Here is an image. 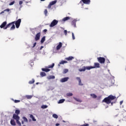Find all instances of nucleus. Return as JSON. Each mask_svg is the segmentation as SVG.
<instances>
[{
    "mask_svg": "<svg viewBox=\"0 0 126 126\" xmlns=\"http://www.w3.org/2000/svg\"><path fill=\"white\" fill-rule=\"evenodd\" d=\"M116 96H114L112 94L109 95L108 96L104 98L102 100V103H106V104H111V106L114 105V102H112L113 100L116 99Z\"/></svg>",
    "mask_w": 126,
    "mask_h": 126,
    "instance_id": "f257e3e1",
    "label": "nucleus"
},
{
    "mask_svg": "<svg viewBox=\"0 0 126 126\" xmlns=\"http://www.w3.org/2000/svg\"><path fill=\"white\" fill-rule=\"evenodd\" d=\"M14 23H15V22H12L9 23L6 26V27L4 28V30H5L7 28H9V27H10V26H11L12 25V27L10 28V30H14V29H15V25H14Z\"/></svg>",
    "mask_w": 126,
    "mask_h": 126,
    "instance_id": "f03ea898",
    "label": "nucleus"
},
{
    "mask_svg": "<svg viewBox=\"0 0 126 126\" xmlns=\"http://www.w3.org/2000/svg\"><path fill=\"white\" fill-rule=\"evenodd\" d=\"M93 68V66H84L82 69L80 70V71H85L86 69L87 70H90V69H92Z\"/></svg>",
    "mask_w": 126,
    "mask_h": 126,
    "instance_id": "7ed1b4c3",
    "label": "nucleus"
},
{
    "mask_svg": "<svg viewBox=\"0 0 126 126\" xmlns=\"http://www.w3.org/2000/svg\"><path fill=\"white\" fill-rule=\"evenodd\" d=\"M59 23V21L55 19L50 24V27H54Z\"/></svg>",
    "mask_w": 126,
    "mask_h": 126,
    "instance_id": "20e7f679",
    "label": "nucleus"
},
{
    "mask_svg": "<svg viewBox=\"0 0 126 126\" xmlns=\"http://www.w3.org/2000/svg\"><path fill=\"white\" fill-rule=\"evenodd\" d=\"M14 24H15L16 28H19V26H20V23H21V19H19L16 21H14Z\"/></svg>",
    "mask_w": 126,
    "mask_h": 126,
    "instance_id": "39448f33",
    "label": "nucleus"
},
{
    "mask_svg": "<svg viewBox=\"0 0 126 126\" xmlns=\"http://www.w3.org/2000/svg\"><path fill=\"white\" fill-rule=\"evenodd\" d=\"M97 61L99 62L100 63H105V59L104 57H98L97 58Z\"/></svg>",
    "mask_w": 126,
    "mask_h": 126,
    "instance_id": "423d86ee",
    "label": "nucleus"
},
{
    "mask_svg": "<svg viewBox=\"0 0 126 126\" xmlns=\"http://www.w3.org/2000/svg\"><path fill=\"white\" fill-rule=\"evenodd\" d=\"M40 37H41V32H38L34 37L35 41H38V40H40Z\"/></svg>",
    "mask_w": 126,
    "mask_h": 126,
    "instance_id": "0eeeda50",
    "label": "nucleus"
},
{
    "mask_svg": "<svg viewBox=\"0 0 126 126\" xmlns=\"http://www.w3.org/2000/svg\"><path fill=\"white\" fill-rule=\"evenodd\" d=\"M13 118L14 119V120H16V121H18L20 120V117H19L18 115L14 114L13 115Z\"/></svg>",
    "mask_w": 126,
    "mask_h": 126,
    "instance_id": "6e6552de",
    "label": "nucleus"
},
{
    "mask_svg": "<svg viewBox=\"0 0 126 126\" xmlns=\"http://www.w3.org/2000/svg\"><path fill=\"white\" fill-rule=\"evenodd\" d=\"M6 24H7V22L6 21H5L3 22L1 25L0 26V28L4 29V27H6Z\"/></svg>",
    "mask_w": 126,
    "mask_h": 126,
    "instance_id": "1a4fd4ad",
    "label": "nucleus"
},
{
    "mask_svg": "<svg viewBox=\"0 0 126 126\" xmlns=\"http://www.w3.org/2000/svg\"><path fill=\"white\" fill-rule=\"evenodd\" d=\"M82 2L84 3V4H90V2L91 1L90 0H81Z\"/></svg>",
    "mask_w": 126,
    "mask_h": 126,
    "instance_id": "9d476101",
    "label": "nucleus"
},
{
    "mask_svg": "<svg viewBox=\"0 0 126 126\" xmlns=\"http://www.w3.org/2000/svg\"><path fill=\"white\" fill-rule=\"evenodd\" d=\"M93 68H99L100 67V63H94V66H93Z\"/></svg>",
    "mask_w": 126,
    "mask_h": 126,
    "instance_id": "9b49d317",
    "label": "nucleus"
},
{
    "mask_svg": "<svg viewBox=\"0 0 126 126\" xmlns=\"http://www.w3.org/2000/svg\"><path fill=\"white\" fill-rule=\"evenodd\" d=\"M62 46H63V43H62V42H59V45H57L56 47V50H57V51H59V50L61 49V48H62Z\"/></svg>",
    "mask_w": 126,
    "mask_h": 126,
    "instance_id": "f8f14e48",
    "label": "nucleus"
},
{
    "mask_svg": "<svg viewBox=\"0 0 126 126\" xmlns=\"http://www.w3.org/2000/svg\"><path fill=\"white\" fill-rule=\"evenodd\" d=\"M71 25L72 26H73V27H76V20H73L71 22Z\"/></svg>",
    "mask_w": 126,
    "mask_h": 126,
    "instance_id": "ddd939ff",
    "label": "nucleus"
},
{
    "mask_svg": "<svg viewBox=\"0 0 126 126\" xmlns=\"http://www.w3.org/2000/svg\"><path fill=\"white\" fill-rule=\"evenodd\" d=\"M68 77L63 78L61 79V82H65L68 80Z\"/></svg>",
    "mask_w": 126,
    "mask_h": 126,
    "instance_id": "4468645a",
    "label": "nucleus"
},
{
    "mask_svg": "<svg viewBox=\"0 0 126 126\" xmlns=\"http://www.w3.org/2000/svg\"><path fill=\"white\" fill-rule=\"evenodd\" d=\"M76 79L79 81V85L82 86L83 85V84H82V83L81 82V79H80V78L77 77Z\"/></svg>",
    "mask_w": 126,
    "mask_h": 126,
    "instance_id": "2eb2a0df",
    "label": "nucleus"
},
{
    "mask_svg": "<svg viewBox=\"0 0 126 126\" xmlns=\"http://www.w3.org/2000/svg\"><path fill=\"white\" fill-rule=\"evenodd\" d=\"M41 69L42 71H45V72H49V71H51V69L46 68H42Z\"/></svg>",
    "mask_w": 126,
    "mask_h": 126,
    "instance_id": "dca6fc26",
    "label": "nucleus"
},
{
    "mask_svg": "<svg viewBox=\"0 0 126 126\" xmlns=\"http://www.w3.org/2000/svg\"><path fill=\"white\" fill-rule=\"evenodd\" d=\"M73 59H74V58H73V57L70 56L68 58H65V60H66V61H72V60H73Z\"/></svg>",
    "mask_w": 126,
    "mask_h": 126,
    "instance_id": "f3484780",
    "label": "nucleus"
},
{
    "mask_svg": "<svg viewBox=\"0 0 126 126\" xmlns=\"http://www.w3.org/2000/svg\"><path fill=\"white\" fill-rule=\"evenodd\" d=\"M55 76H53V75H50L47 77V79H48V80L55 79Z\"/></svg>",
    "mask_w": 126,
    "mask_h": 126,
    "instance_id": "a211bd4d",
    "label": "nucleus"
},
{
    "mask_svg": "<svg viewBox=\"0 0 126 126\" xmlns=\"http://www.w3.org/2000/svg\"><path fill=\"white\" fill-rule=\"evenodd\" d=\"M30 118H31V119H32L33 122H36V119H35V118L34 117L33 115L30 114Z\"/></svg>",
    "mask_w": 126,
    "mask_h": 126,
    "instance_id": "6ab92c4d",
    "label": "nucleus"
},
{
    "mask_svg": "<svg viewBox=\"0 0 126 126\" xmlns=\"http://www.w3.org/2000/svg\"><path fill=\"white\" fill-rule=\"evenodd\" d=\"M46 41V36H43L41 39V43L43 44Z\"/></svg>",
    "mask_w": 126,
    "mask_h": 126,
    "instance_id": "aec40b11",
    "label": "nucleus"
},
{
    "mask_svg": "<svg viewBox=\"0 0 126 126\" xmlns=\"http://www.w3.org/2000/svg\"><path fill=\"white\" fill-rule=\"evenodd\" d=\"M10 124L12 126H16V123H15V121L13 120H11L10 121Z\"/></svg>",
    "mask_w": 126,
    "mask_h": 126,
    "instance_id": "412c9836",
    "label": "nucleus"
},
{
    "mask_svg": "<svg viewBox=\"0 0 126 126\" xmlns=\"http://www.w3.org/2000/svg\"><path fill=\"white\" fill-rule=\"evenodd\" d=\"M69 19H70V17H66L63 19V22L67 21V20H69Z\"/></svg>",
    "mask_w": 126,
    "mask_h": 126,
    "instance_id": "4be33fe9",
    "label": "nucleus"
},
{
    "mask_svg": "<svg viewBox=\"0 0 126 126\" xmlns=\"http://www.w3.org/2000/svg\"><path fill=\"white\" fill-rule=\"evenodd\" d=\"M90 96H91V97H92V98L94 99H96V98H97V95H96L95 94H90Z\"/></svg>",
    "mask_w": 126,
    "mask_h": 126,
    "instance_id": "5701e85b",
    "label": "nucleus"
},
{
    "mask_svg": "<svg viewBox=\"0 0 126 126\" xmlns=\"http://www.w3.org/2000/svg\"><path fill=\"white\" fill-rule=\"evenodd\" d=\"M54 66H55V63H53L52 65H49L47 67V68H53Z\"/></svg>",
    "mask_w": 126,
    "mask_h": 126,
    "instance_id": "b1692460",
    "label": "nucleus"
},
{
    "mask_svg": "<svg viewBox=\"0 0 126 126\" xmlns=\"http://www.w3.org/2000/svg\"><path fill=\"white\" fill-rule=\"evenodd\" d=\"M59 63L60 64H64V63H67V62L65 61H62L60 62Z\"/></svg>",
    "mask_w": 126,
    "mask_h": 126,
    "instance_id": "393cba45",
    "label": "nucleus"
},
{
    "mask_svg": "<svg viewBox=\"0 0 126 126\" xmlns=\"http://www.w3.org/2000/svg\"><path fill=\"white\" fill-rule=\"evenodd\" d=\"M64 101H65V100L64 99H60L58 102V104H62V103H63V102H64Z\"/></svg>",
    "mask_w": 126,
    "mask_h": 126,
    "instance_id": "a878e982",
    "label": "nucleus"
},
{
    "mask_svg": "<svg viewBox=\"0 0 126 126\" xmlns=\"http://www.w3.org/2000/svg\"><path fill=\"white\" fill-rule=\"evenodd\" d=\"M46 73L44 72H40V76H41V77H44V76H46Z\"/></svg>",
    "mask_w": 126,
    "mask_h": 126,
    "instance_id": "bb28decb",
    "label": "nucleus"
},
{
    "mask_svg": "<svg viewBox=\"0 0 126 126\" xmlns=\"http://www.w3.org/2000/svg\"><path fill=\"white\" fill-rule=\"evenodd\" d=\"M74 100L77 101V102H80V103H81V102H82V100H81V99H80L79 98H77L76 97H74Z\"/></svg>",
    "mask_w": 126,
    "mask_h": 126,
    "instance_id": "cd10ccee",
    "label": "nucleus"
},
{
    "mask_svg": "<svg viewBox=\"0 0 126 126\" xmlns=\"http://www.w3.org/2000/svg\"><path fill=\"white\" fill-rule=\"evenodd\" d=\"M50 3L51 5H54V4H56V3H57V0L52 1L50 2Z\"/></svg>",
    "mask_w": 126,
    "mask_h": 126,
    "instance_id": "c85d7f7f",
    "label": "nucleus"
},
{
    "mask_svg": "<svg viewBox=\"0 0 126 126\" xmlns=\"http://www.w3.org/2000/svg\"><path fill=\"white\" fill-rule=\"evenodd\" d=\"M9 9H5V10H4L3 11H2V12H1L0 13V15H1V14H2V13H4V12H5V11H9Z\"/></svg>",
    "mask_w": 126,
    "mask_h": 126,
    "instance_id": "c756f323",
    "label": "nucleus"
},
{
    "mask_svg": "<svg viewBox=\"0 0 126 126\" xmlns=\"http://www.w3.org/2000/svg\"><path fill=\"white\" fill-rule=\"evenodd\" d=\"M35 82V80L32 79V81H30L29 82V84H33Z\"/></svg>",
    "mask_w": 126,
    "mask_h": 126,
    "instance_id": "7c9ffc66",
    "label": "nucleus"
},
{
    "mask_svg": "<svg viewBox=\"0 0 126 126\" xmlns=\"http://www.w3.org/2000/svg\"><path fill=\"white\" fill-rule=\"evenodd\" d=\"M73 94L71 93H68L66 94V96H68V97H71V96H72Z\"/></svg>",
    "mask_w": 126,
    "mask_h": 126,
    "instance_id": "2f4dec72",
    "label": "nucleus"
},
{
    "mask_svg": "<svg viewBox=\"0 0 126 126\" xmlns=\"http://www.w3.org/2000/svg\"><path fill=\"white\" fill-rule=\"evenodd\" d=\"M15 114H16L17 115H19V114H20V110H15Z\"/></svg>",
    "mask_w": 126,
    "mask_h": 126,
    "instance_id": "473e14b6",
    "label": "nucleus"
},
{
    "mask_svg": "<svg viewBox=\"0 0 126 126\" xmlns=\"http://www.w3.org/2000/svg\"><path fill=\"white\" fill-rule=\"evenodd\" d=\"M53 117L54 118V119H58V118H59V116H58V115L54 114L53 115Z\"/></svg>",
    "mask_w": 126,
    "mask_h": 126,
    "instance_id": "72a5a7b5",
    "label": "nucleus"
},
{
    "mask_svg": "<svg viewBox=\"0 0 126 126\" xmlns=\"http://www.w3.org/2000/svg\"><path fill=\"white\" fill-rule=\"evenodd\" d=\"M23 119L24 122H26V123H28V119H27V118H26V117H23Z\"/></svg>",
    "mask_w": 126,
    "mask_h": 126,
    "instance_id": "f704fd0d",
    "label": "nucleus"
},
{
    "mask_svg": "<svg viewBox=\"0 0 126 126\" xmlns=\"http://www.w3.org/2000/svg\"><path fill=\"white\" fill-rule=\"evenodd\" d=\"M44 13L45 16H47V14H48V10H47V9H45V10L44 11Z\"/></svg>",
    "mask_w": 126,
    "mask_h": 126,
    "instance_id": "c9c22d12",
    "label": "nucleus"
},
{
    "mask_svg": "<svg viewBox=\"0 0 126 126\" xmlns=\"http://www.w3.org/2000/svg\"><path fill=\"white\" fill-rule=\"evenodd\" d=\"M47 107H48V105H43L41 106L42 109H47Z\"/></svg>",
    "mask_w": 126,
    "mask_h": 126,
    "instance_id": "e433bc0d",
    "label": "nucleus"
},
{
    "mask_svg": "<svg viewBox=\"0 0 126 126\" xmlns=\"http://www.w3.org/2000/svg\"><path fill=\"white\" fill-rule=\"evenodd\" d=\"M123 116V120L126 122V113H124Z\"/></svg>",
    "mask_w": 126,
    "mask_h": 126,
    "instance_id": "4c0bfd02",
    "label": "nucleus"
},
{
    "mask_svg": "<svg viewBox=\"0 0 126 126\" xmlns=\"http://www.w3.org/2000/svg\"><path fill=\"white\" fill-rule=\"evenodd\" d=\"M16 123H17V125H18V126H21V123H20V122H19V120H17Z\"/></svg>",
    "mask_w": 126,
    "mask_h": 126,
    "instance_id": "58836bf2",
    "label": "nucleus"
},
{
    "mask_svg": "<svg viewBox=\"0 0 126 126\" xmlns=\"http://www.w3.org/2000/svg\"><path fill=\"white\" fill-rule=\"evenodd\" d=\"M67 72H68V69H64L63 70V73H67Z\"/></svg>",
    "mask_w": 126,
    "mask_h": 126,
    "instance_id": "ea45409f",
    "label": "nucleus"
},
{
    "mask_svg": "<svg viewBox=\"0 0 126 126\" xmlns=\"http://www.w3.org/2000/svg\"><path fill=\"white\" fill-rule=\"evenodd\" d=\"M33 96L32 95H26L27 99H31Z\"/></svg>",
    "mask_w": 126,
    "mask_h": 126,
    "instance_id": "a19ab883",
    "label": "nucleus"
},
{
    "mask_svg": "<svg viewBox=\"0 0 126 126\" xmlns=\"http://www.w3.org/2000/svg\"><path fill=\"white\" fill-rule=\"evenodd\" d=\"M72 38L73 40H75V36H74V33H73V32L72 33Z\"/></svg>",
    "mask_w": 126,
    "mask_h": 126,
    "instance_id": "79ce46f5",
    "label": "nucleus"
},
{
    "mask_svg": "<svg viewBox=\"0 0 126 126\" xmlns=\"http://www.w3.org/2000/svg\"><path fill=\"white\" fill-rule=\"evenodd\" d=\"M15 3V1H13L12 2H11L9 3V5H13V4H14Z\"/></svg>",
    "mask_w": 126,
    "mask_h": 126,
    "instance_id": "37998d69",
    "label": "nucleus"
},
{
    "mask_svg": "<svg viewBox=\"0 0 126 126\" xmlns=\"http://www.w3.org/2000/svg\"><path fill=\"white\" fill-rule=\"evenodd\" d=\"M64 33L65 36H66V35H67V31H66V30H64Z\"/></svg>",
    "mask_w": 126,
    "mask_h": 126,
    "instance_id": "c03bdc74",
    "label": "nucleus"
},
{
    "mask_svg": "<svg viewBox=\"0 0 126 126\" xmlns=\"http://www.w3.org/2000/svg\"><path fill=\"white\" fill-rule=\"evenodd\" d=\"M20 102V100H14V103H19Z\"/></svg>",
    "mask_w": 126,
    "mask_h": 126,
    "instance_id": "a18cd8bd",
    "label": "nucleus"
},
{
    "mask_svg": "<svg viewBox=\"0 0 126 126\" xmlns=\"http://www.w3.org/2000/svg\"><path fill=\"white\" fill-rule=\"evenodd\" d=\"M52 5H51V4H50V3L49 4L48 6V8H51L52 7Z\"/></svg>",
    "mask_w": 126,
    "mask_h": 126,
    "instance_id": "49530a36",
    "label": "nucleus"
},
{
    "mask_svg": "<svg viewBox=\"0 0 126 126\" xmlns=\"http://www.w3.org/2000/svg\"><path fill=\"white\" fill-rule=\"evenodd\" d=\"M89 124H85L83 125H81V126H89Z\"/></svg>",
    "mask_w": 126,
    "mask_h": 126,
    "instance_id": "de8ad7c7",
    "label": "nucleus"
},
{
    "mask_svg": "<svg viewBox=\"0 0 126 126\" xmlns=\"http://www.w3.org/2000/svg\"><path fill=\"white\" fill-rule=\"evenodd\" d=\"M23 3V1H19V4H20V5H21V4H22Z\"/></svg>",
    "mask_w": 126,
    "mask_h": 126,
    "instance_id": "09e8293b",
    "label": "nucleus"
},
{
    "mask_svg": "<svg viewBox=\"0 0 126 126\" xmlns=\"http://www.w3.org/2000/svg\"><path fill=\"white\" fill-rule=\"evenodd\" d=\"M48 32V30L47 29H45L43 31V32H44V33H46V32Z\"/></svg>",
    "mask_w": 126,
    "mask_h": 126,
    "instance_id": "8fccbe9b",
    "label": "nucleus"
},
{
    "mask_svg": "<svg viewBox=\"0 0 126 126\" xmlns=\"http://www.w3.org/2000/svg\"><path fill=\"white\" fill-rule=\"evenodd\" d=\"M36 45H37V43L35 42V43L33 44V48H34V47H35V46H36Z\"/></svg>",
    "mask_w": 126,
    "mask_h": 126,
    "instance_id": "3c124183",
    "label": "nucleus"
},
{
    "mask_svg": "<svg viewBox=\"0 0 126 126\" xmlns=\"http://www.w3.org/2000/svg\"><path fill=\"white\" fill-rule=\"evenodd\" d=\"M107 63H110V61L109 60H107Z\"/></svg>",
    "mask_w": 126,
    "mask_h": 126,
    "instance_id": "603ef678",
    "label": "nucleus"
},
{
    "mask_svg": "<svg viewBox=\"0 0 126 126\" xmlns=\"http://www.w3.org/2000/svg\"><path fill=\"white\" fill-rule=\"evenodd\" d=\"M60 126V124L57 123L56 124V126Z\"/></svg>",
    "mask_w": 126,
    "mask_h": 126,
    "instance_id": "864d4df0",
    "label": "nucleus"
},
{
    "mask_svg": "<svg viewBox=\"0 0 126 126\" xmlns=\"http://www.w3.org/2000/svg\"><path fill=\"white\" fill-rule=\"evenodd\" d=\"M43 48H44V46H41L40 50H41L42 49H43Z\"/></svg>",
    "mask_w": 126,
    "mask_h": 126,
    "instance_id": "5fc2aeb1",
    "label": "nucleus"
},
{
    "mask_svg": "<svg viewBox=\"0 0 126 126\" xmlns=\"http://www.w3.org/2000/svg\"><path fill=\"white\" fill-rule=\"evenodd\" d=\"M22 125H24V121H22Z\"/></svg>",
    "mask_w": 126,
    "mask_h": 126,
    "instance_id": "6e6d98bb",
    "label": "nucleus"
},
{
    "mask_svg": "<svg viewBox=\"0 0 126 126\" xmlns=\"http://www.w3.org/2000/svg\"><path fill=\"white\" fill-rule=\"evenodd\" d=\"M123 104V101H120V105H122Z\"/></svg>",
    "mask_w": 126,
    "mask_h": 126,
    "instance_id": "4d7b16f0",
    "label": "nucleus"
},
{
    "mask_svg": "<svg viewBox=\"0 0 126 126\" xmlns=\"http://www.w3.org/2000/svg\"><path fill=\"white\" fill-rule=\"evenodd\" d=\"M41 1H44V0H40Z\"/></svg>",
    "mask_w": 126,
    "mask_h": 126,
    "instance_id": "13d9d810",
    "label": "nucleus"
},
{
    "mask_svg": "<svg viewBox=\"0 0 126 126\" xmlns=\"http://www.w3.org/2000/svg\"><path fill=\"white\" fill-rule=\"evenodd\" d=\"M63 123H65V121H64V120H63Z\"/></svg>",
    "mask_w": 126,
    "mask_h": 126,
    "instance_id": "bf43d9fd",
    "label": "nucleus"
},
{
    "mask_svg": "<svg viewBox=\"0 0 126 126\" xmlns=\"http://www.w3.org/2000/svg\"><path fill=\"white\" fill-rule=\"evenodd\" d=\"M36 84H39V83H36Z\"/></svg>",
    "mask_w": 126,
    "mask_h": 126,
    "instance_id": "052dcab7",
    "label": "nucleus"
},
{
    "mask_svg": "<svg viewBox=\"0 0 126 126\" xmlns=\"http://www.w3.org/2000/svg\"><path fill=\"white\" fill-rule=\"evenodd\" d=\"M68 33H70V32H67Z\"/></svg>",
    "mask_w": 126,
    "mask_h": 126,
    "instance_id": "680f3d73",
    "label": "nucleus"
}]
</instances>
